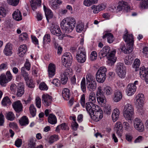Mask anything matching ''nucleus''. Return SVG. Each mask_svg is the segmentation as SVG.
Instances as JSON below:
<instances>
[{"label":"nucleus","instance_id":"f257e3e1","mask_svg":"<svg viewBox=\"0 0 148 148\" xmlns=\"http://www.w3.org/2000/svg\"><path fill=\"white\" fill-rule=\"evenodd\" d=\"M76 22L75 19L72 18H66L61 21L60 26L61 28L66 32H71L74 28Z\"/></svg>","mask_w":148,"mask_h":148},{"label":"nucleus","instance_id":"f03ea898","mask_svg":"<svg viewBox=\"0 0 148 148\" xmlns=\"http://www.w3.org/2000/svg\"><path fill=\"white\" fill-rule=\"evenodd\" d=\"M123 113L124 117L126 120H131L134 114L133 106L130 103L127 104L124 106Z\"/></svg>","mask_w":148,"mask_h":148},{"label":"nucleus","instance_id":"7ed1b4c3","mask_svg":"<svg viewBox=\"0 0 148 148\" xmlns=\"http://www.w3.org/2000/svg\"><path fill=\"white\" fill-rule=\"evenodd\" d=\"M107 69L105 67H100L98 70L96 74V79L97 82L103 83L105 81Z\"/></svg>","mask_w":148,"mask_h":148},{"label":"nucleus","instance_id":"20e7f679","mask_svg":"<svg viewBox=\"0 0 148 148\" xmlns=\"http://www.w3.org/2000/svg\"><path fill=\"white\" fill-rule=\"evenodd\" d=\"M86 108L87 111L90 115L101 109L100 107L98 105L91 102L86 103Z\"/></svg>","mask_w":148,"mask_h":148},{"label":"nucleus","instance_id":"39448f33","mask_svg":"<svg viewBox=\"0 0 148 148\" xmlns=\"http://www.w3.org/2000/svg\"><path fill=\"white\" fill-rule=\"evenodd\" d=\"M76 58L77 61L80 63H83L86 60V55L84 49L79 48L77 53Z\"/></svg>","mask_w":148,"mask_h":148},{"label":"nucleus","instance_id":"423d86ee","mask_svg":"<svg viewBox=\"0 0 148 148\" xmlns=\"http://www.w3.org/2000/svg\"><path fill=\"white\" fill-rule=\"evenodd\" d=\"M116 72L118 76L121 78H124L126 73V69L122 64H118L117 66Z\"/></svg>","mask_w":148,"mask_h":148},{"label":"nucleus","instance_id":"0eeeda50","mask_svg":"<svg viewBox=\"0 0 148 148\" xmlns=\"http://www.w3.org/2000/svg\"><path fill=\"white\" fill-rule=\"evenodd\" d=\"M134 126L135 129L140 132H143L144 130V127L141 120L136 118L133 121Z\"/></svg>","mask_w":148,"mask_h":148},{"label":"nucleus","instance_id":"6e6552de","mask_svg":"<svg viewBox=\"0 0 148 148\" xmlns=\"http://www.w3.org/2000/svg\"><path fill=\"white\" fill-rule=\"evenodd\" d=\"M136 104L137 108L139 109H141L143 107L144 100V97L143 94L139 93L136 97Z\"/></svg>","mask_w":148,"mask_h":148},{"label":"nucleus","instance_id":"1a4fd4ad","mask_svg":"<svg viewBox=\"0 0 148 148\" xmlns=\"http://www.w3.org/2000/svg\"><path fill=\"white\" fill-rule=\"evenodd\" d=\"M62 58V62L64 66L67 67L71 66L72 62V57L69 53H68L67 54H64Z\"/></svg>","mask_w":148,"mask_h":148},{"label":"nucleus","instance_id":"9d476101","mask_svg":"<svg viewBox=\"0 0 148 148\" xmlns=\"http://www.w3.org/2000/svg\"><path fill=\"white\" fill-rule=\"evenodd\" d=\"M139 74L140 77L144 78L145 82L148 83V68H145L144 66L141 67Z\"/></svg>","mask_w":148,"mask_h":148},{"label":"nucleus","instance_id":"9b49d317","mask_svg":"<svg viewBox=\"0 0 148 148\" xmlns=\"http://www.w3.org/2000/svg\"><path fill=\"white\" fill-rule=\"evenodd\" d=\"M90 115L91 118L94 121L97 122L102 118L103 116V112L102 109L93 113Z\"/></svg>","mask_w":148,"mask_h":148},{"label":"nucleus","instance_id":"f8f14e48","mask_svg":"<svg viewBox=\"0 0 148 148\" xmlns=\"http://www.w3.org/2000/svg\"><path fill=\"white\" fill-rule=\"evenodd\" d=\"M117 8L119 11H121L122 10H124L126 12H128L130 10V8L127 2L122 1H120L119 3Z\"/></svg>","mask_w":148,"mask_h":148},{"label":"nucleus","instance_id":"ddd939ff","mask_svg":"<svg viewBox=\"0 0 148 148\" xmlns=\"http://www.w3.org/2000/svg\"><path fill=\"white\" fill-rule=\"evenodd\" d=\"M42 101H44L43 103L45 105L48 106L51 104L52 97L47 94H44L42 96Z\"/></svg>","mask_w":148,"mask_h":148},{"label":"nucleus","instance_id":"4468645a","mask_svg":"<svg viewBox=\"0 0 148 148\" xmlns=\"http://www.w3.org/2000/svg\"><path fill=\"white\" fill-rule=\"evenodd\" d=\"M125 33L123 36L124 41L127 42V43L133 45L134 40L133 35L132 34H128L127 30H125Z\"/></svg>","mask_w":148,"mask_h":148},{"label":"nucleus","instance_id":"2eb2a0df","mask_svg":"<svg viewBox=\"0 0 148 148\" xmlns=\"http://www.w3.org/2000/svg\"><path fill=\"white\" fill-rule=\"evenodd\" d=\"M133 45L132 44L127 43L126 46L124 45L121 49L125 53L129 54L132 51L133 49Z\"/></svg>","mask_w":148,"mask_h":148},{"label":"nucleus","instance_id":"dca6fc26","mask_svg":"<svg viewBox=\"0 0 148 148\" xmlns=\"http://www.w3.org/2000/svg\"><path fill=\"white\" fill-rule=\"evenodd\" d=\"M56 66L55 64L51 63L48 66V72L49 77H52L55 74Z\"/></svg>","mask_w":148,"mask_h":148},{"label":"nucleus","instance_id":"f3484780","mask_svg":"<svg viewBox=\"0 0 148 148\" xmlns=\"http://www.w3.org/2000/svg\"><path fill=\"white\" fill-rule=\"evenodd\" d=\"M136 86L134 84H130L127 86L126 92L128 96H130L133 95L135 92Z\"/></svg>","mask_w":148,"mask_h":148},{"label":"nucleus","instance_id":"a211bd4d","mask_svg":"<svg viewBox=\"0 0 148 148\" xmlns=\"http://www.w3.org/2000/svg\"><path fill=\"white\" fill-rule=\"evenodd\" d=\"M122 98V95L121 92L119 90L115 91L113 95L112 99L114 101L116 102L119 101Z\"/></svg>","mask_w":148,"mask_h":148},{"label":"nucleus","instance_id":"6ab92c4d","mask_svg":"<svg viewBox=\"0 0 148 148\" xmlns=\"http://www.w3.org/2000/svg\"><path fill=\"white\" fill-rule=\"evenodd\" d=\"M123 130V127L121 122H117L115 125L114 131L119 136H121Z\"/></svg>","mask_w":148,"mask_h":148},{"label":"nucleus","instance_id":"aec40b11","mask_svg":"<svg viewBox=\"0 0 148 148\" xmlns=\"http://www.w3.org/2000/svg\"><path fill=\"white\" fill-rule=\"evenodd\" d=\"M12 106L14 110L17 112H19L22 110V105L20 101L14 102L12 104Z\"/></svg>","mask_w":148,"mask_h":148},{"label":"nucleus","instance_id":"412c9836","mask_svg":"<svg viewBox=\"0 0 148 148\" xmlns=\"http://www.w3.org/2000/svg\"><path fill=\"white\" fill-rule=\"evenodd\" d=\"M12 45L10 43L8 42L5 46L3 53L7 56H10L12 53Z\"/></svg>","mask_w":148,"mask_h":148},{"label":"nucleus","instance_id":"4be33fe9","mask_svg":"<svg viewBox=\"0 0 148 148\" xmlns=\"http://www.w3.org/2000/svg\"><path fill=\"white\" fill-rule=\"evenodd\" d=\"M43 8L45 12V16L48 22H49V19L52 18L53 17V13L50 9L47 8L44 4L43 5Z\"/></svg>","mask_w":148,"mask_h":148},{"label":"nucleus","instance_id":"5701e85b","mask_svg":"<svg viewBox=\"0 0 148 148\" xmlns=\"http://www.w3.org/2000/svg\"><path fill=\"white\" fill-rule=\"evenodd\" d=\"M27 50L26 45H21L18 49V54L19 56L23 57L25 54Z\"/></svg>","mask_w":148,"mask_h":148},{"label":"nucleus","instance_id":"b1692460","mask_svg":"<svg viewBox=\"0 0 148 148\" xmlns=\"http://www.w3.org/2000/svg\"><path fill=\"white\" fill-rule=\"evenodd\" d=\"M41 0H32L31 5L33 10L36 9L38 7H40L41 5Z\"/></svg>","mask_w":148,"mask_h":148},{"label":"nucleus","instance_id":"393cba45","mask_svg":"<svg viewBox=\"0 0 148 148\" xmlns=\"http://www.w3.org/2000/svg\"><path fill=\"white\" fill-rule=\"evenodd\" d=\"M13 18L16 21H19L22 19L21 13L18 10H16L14 11L12 14Z\"/></svg>","mask_w":148,"mask_h":148},{"label":"nucleus","instance_id":"a878e982","mask_svg":"<svg viewBox=\"0 0 148 148\" xmlns=\"http://www.w3.org/2000/svg\"><path fill=\"white\" fill-rule=\"evenodd\" d=\"M110 50V47L108 46L104 47L99 53V55H101L102 57L106 56Z\"/></svg>","mask_w":148,"mask_h":148},{"label":"nucleus","instance_id":"bb28decb","mask_svg":"<svg viewBox=\"0 0 148 148\" xmlns=\"http://www.w3.org/2000/svg\"><path fill=\"white\" fill-rule=\"evenodd\" d=\"M9 82L7 78L4 73L2 74L0 76V84L2 86H5L6 84Z\"/></svg>","mask_w":148,"mask_h":148},{"label":"nucleus","instance_id":"cd10ccee","mask_svg":"<svg viewBox=\"0 0 148 148\" xmlns=\"http://www.w3.org/2000/svg\"><path fill=\"white\" fill-rule=\"evenodd\" d=\"M119 114L120 111L118 109L116 108L114 110L112 115V119L114 122H115L118 120Z\"/></svg>","mask_w":148,"mask_h":148},{"label":"nucleus","instance_id":"c85d7f7f","mask_svg":"<svg viewBox=\"0 0 148 148\" xmlns=\"http://www.w3.org/2000/svg\"><path fill=\"white\" fill-rule=\"evenodd\" d=\"M51 32L52 34L57 36H60L61 34V32L60 29L58 26L55 25L53 28L51 29Z\"/></svg>","mask_w":148,"mask_h":148},{"label":"nucleus","instance_id":"c756f323","mask_svg":"<svg viewBox=\"0 0 148 148\" xmlns=\"http://www.w3.org/2000/svg\"><path fill=\"white\" fill-rule=\"evenodd\" d=\"M116 52V51L114 50L112 51L108 56V60L110 62L114 63L116 60V58L115 57V55Z\"/></svg>","mask_w":148,"mask_h":148},{"label":"nucleus","instance_id":"7c9ffc66","mask_svg":"<svg viewBox=\"0 0 148 148\" xmlns=\"http://www.w3.org/2000/svg\"><path fill=\"white\" fill-rule=\"evenodd\" d=\"M62 96L64 99L66 100L69 99L70 97V92L67 88H64L62 90Z\"/></svg>","mask_w":148,"mask_h":148},{"label":"nucleus","instance_id":"2f4dec72","mask_svg":"<svg viewBox=\"0 0 148 148\" xmlns=\"http://www.w3.org/2000/svg\"><path fill=\"white\" fill-rule=\"evenodd\" d=\"M48 121L49 123L51 124H55L57 122L56 117L53 114L49 115L48 118Z\"/></svg>","mask_w":148,"mask_h":148},{"label":"nucleus","instance_id":"473e14b6","mask_svg":"<svg viewBox=\"0 0 148 148\" xmlns=\"http://www.w3.org/2000/svg\"><path fill=\"white\" fill-rule=\"evenodd\" d=\"M106 37L107 38L108 42L110 43H112L114 38L113 35L111 33H106L103 36V38L104 39Z\"/></svg>","mask_w":148,"mask_h":148},{"label":"nucleus","instance_id":"72a5a7b5","mask_svg":"<svg viewBox=\"0 0 148 148\" xmlns=\"http://www.w3.org/2000/svg\"><path fill=\"white\" fill-rule=\"evenodd\" d=\"M98 0H84L83 4L85 6L90 7L97 3Z\"/></svg>","mask_w":148,"mask_h":148},{"label":"nucleus","instance_id":"f704fd0d","mask_svg":"<svg viewBox=\"0 0 148 148\" xmlns=\"http://www.w3.org/2000/svg\"><path fill=\"white\" fill-rule=\"evenodd\" d=\"M87 88L90 91H94L97 88L96 82L87 84Z\"/></svg>","mask_w":148,"mask_h":148},{"label":"nucleus","instance_id":"c9c22d12","mask_svg":"<svg viewBox=\"0 0 148 148\" xmlns=\"http://www.w3.org/2000/svg\"><path fill=\"white\" fill-rule=\"evenodd\" d=\"M103 90L104 93L108 96L110 95L113 93L112 89L110 87L108 86L105 87Z\"/></svg>","mask_w":148,"mask_h":148},{"label":"nucleus","instance_id":"e433bc0d","mask_svg":"<svg viewBox=\"0 0 148 148\" xmlns=\"http://www.w3.org/2000/svg\"><path fill=\"white\" fill-rule=\"evenodd\" d=\"M21 74L22 76L23 77L25 81L26 82L28 80L29 78V75L25 71V67H22L21 69Z\"/></svg>","mask_w":148,"mask_h":148},{"label":"nucleus","instance_id":"4c0bfd02","mask_svg":"<svg viewBox=\"0 0 148 148\" xmlns=\"http://www.w3.org/2000/svg\"><path fill=\"white\" fill-rule=\"evenodd\" d=\"M20 124L21 125H25L28 124V120L25 116H23L19 121Z\"/></svg>","mask_w":148,"mask_h":148},{"label":"nucleus","instance_id":"58836bf2","mask_svg":"<svg viewBox=\"0 0 148 148\" xmlns=\"http://www.w3.org/2000/svg\"><path fill=\"white\" fill-rule=\"evenodd\" d=\"M86 78L87 84L96 82L94 76L90 74H87L86 76Z\"/></svg>","mask_w":148,"mask_h":148},{"label":"nucleus","instance_id":"ea45409f","mask_svg":"<svg viewBox=\"0 0 148 148\" xmlns=\"http://www.w3.org/2000/svg\"><path fill=\"white\" fill-rule=\"evenodd\" d=\"M103 110L105 114L107 115H110L112 111L111 106L108 104H106L104 107Z\"/></svg>","mask_w":148,"mask_h":148},{"label":"nucleus","instance_id":"a19ab883","mask_svg":"<svg viewBox=\"0 0 148 148\" xmlns=\"http://www.w3.org/2000/svg\"><path fill=\"white\" fill-rule=\"evenodd\" d=\"M89 99L90 102L93 103L96 102V97L94 92H91L90 93L89 96Z\"/></svg>","mask_w":148,"mask_h":148},{"label":"nucleus","instance_id":"79ce46f5","mask_svg":"<svg viewBox=\"0 0 148 148\" xmlns=\"http://www.w3.org/2000/svg\"><path fill=\"white\" fill-rule=\"evenodd\" d=\"M24 87L23 86H19L18 88L16 95L17 97H21L24 93Z\"/></svg>","mask_w":148,"mask_h":148},{"label":"nucleus","instance_id":"37998d69","mask_svg":"<svg viewBox=\"0 0 148 148\" xmlns=\"http://www.w3.org/2000/svg\"><path fill=\"white\" fill-rule=\"evenodd\" d=\"M11 102L10 99L8 97H5L2 101V104L4 106L7 105L8 104L10 105Z\"/></svg>","mask_w":148,"mask_h":148},{"label":"nucleus","instance_id":"c03bdc74","mask_svg":"<svg viewBox=\"0 0 148 148\" xmlns=\"http://www.w3.org/2000/svg\"><path fill=\"white\" fill-rule=\"evenodd\" d=\"M140 7L142 9L148 8V0H143L140 2Z\"/></svg>","mask_w":148,"mask_h":148},{"label":"nucleus","instance_id":"a18cd8bd","mask_svg":"<svg viewBox=\"0 0 148 148\" xmlns=\"http://www.w3.org/2000/svg\"><path fill=\"white\" fill-rule=\"evenodd\" d=\"M98 103L99 104L102 105L105 103L106 101V99L104 96L97 97Z\"/></svg>","mask_w":148,"mask_h":148},{"label":"nucleus","instance_id":"49530a36","mask_svg":"<svg viewBox=\"0 0 148 148\" xmlns=\"http://www.w3.org/2000/svg\"><path fill=\"white\" fill-rule=\"evenodd\" d=\"M6 117L8 120L13 121L15 118V116L13 112H9L6 113Z\"/></svg>","mask_w":148,"mask_h":148},{"label":"nucleus","instance_id":"de8ad7c7","mask_svg":"<svg viewBox=\"0 0 148 148\" xmlns=\"http://www.w3.org/2000/svg\"><path fill=\"white\" fill-rule=\"evenodd\" d=\"M90 8L92 10H93V12L94 14L98 13L99 12L101 11V9L98 5L96 6L93 5Z\"/></svg>","mask_w":148,"mask_h":148},{"label":"nucleus","instance_id":"09e8293b","mask_svg":"<svg viewBox=\"0 0 148 148\" xmlns=\"http://www.w3.org/2000/svg\"><path fill=\"white\" fill-rule=\"evenodd\" d=\"M133 60V59L131 56L128 55L125 57L124 62L126 64L129 65L131 64Z\"/></svg>","mask_w":148,"mask_h":148},{"label":"nucleus","instance_id":"8fccbe9b","mask_svg":"<svg viewBox=\"0 0 148 148\" xmlns=\"http://www.w3.org/2000/svg\"><path fill=\"white\" fill-rule=\"evenodd\" d=\"M58 139V136L56 135H53L51 136L49 139V142L50 144L53 143L54 142L57 140Z\"/></svg>","mask_w":148,"mask_h":148},{"label":"nucleus","instance_id":"3c124183","mask_svg":"<svg viewBox=\"0 0 148 148\" xmlns=\"http://www.w3.org/2000/svg\"><path fill=\"white\" fill-rule=\"evenodd\" d=\"M29 111L30 113L32 116L34 117L36 114V110L33 105L32 104L30 105L29 107Z\"/></svg>","mask_w":148,"mask_h":148},{"label":"nucleus","instance_id":"603ef678","mask_svg":"<svg viewBox=\"0 0 148 148\" xmlns=\"http://www.w3.org/2000/svg\"><path fill=\"white\" fill-rule=\"evenodd\" d=\"M26 82L27 85L28 87L31 88H34L35 86L33 80L31 78L26 81Z\"/></svg>","mask_w":148,"mask_h":148},{"label":"nucleus","instance_id":"864d4df0","mask_svg":"<svg viewBox=\"0 0 148 148\" xmlns=\"http://www.w3.org/2000/svg\"><path fill=\"white\" fill-rule=\"evenodd\" d=\"M81 86L82 90L83 92H85L86 91V81L84 77H83L82 79L81 83Z\"/></svg>","mask_w":148,"mask_h":148},{"label":"nucleus","instance_id":"5fc2aeb1","mask_svg":"<svg viewBox=\"0 0 148 148\" xmlns=\"http://www.w3.org/2000/svg\"><path fill=\"white\" fill-rule=\"evenodd\" d=\"M51 41L50 35L49 34L45 35L43 38V44L45 45L46 43L50 42Z\"/></svg>","mask_w":148,"mask_h":148},{"label":"nucleus","instance_id":"6e6d98bb","mask_svg":"<svg viewBox=\"0 0 148 148\" xmlns=\"http://www.w3.org/2000/svg\"><path fill=\"white\" fill-rule=\"evenodd\" d=\"M8 4L13 6H16L19 3V0H7Z\"/></svg>","mask_w":148,"mask_h":148},{"label":"nucleus","instance_id":"4d7b16f0","mask_svg":"<svg viewBox=\"0 0 148 148\" xmlns=\"http://www.w3.org/2000/svg\"><path fill=\"white\" fill-rule=\"evenodd\" d=\"M72 74V69H66L64 73L62 74L68 77Z\"/></svg>","mask_w":148,"mask_h":148},{"label":"nucleus","instance_id":"13d9d810","mask_svg":"<svg viewBox=\"0 0 148 148\" xmlns=\"http://www.w3.org/2000/svg\"><path fill=\"white\" fill-rule=\"evenodd\" d=\"M97 90L96 92L97 97L104 96L103 92L102 90V87L101 86H99L97 88Z\"/></svg>","mask_w":148,"mask_h":148},{"label":"nucleus","instance_id":"bf43d9fd","mask_svg":"<svg viewBox=\"0 0 148 148\" xmlns=\"http://www.w3.org/2000/svg\"><path fill=\"white\" fill-rule=\"evenodd\" d=\"M39 88L40 90H46L48 89L47 85L44 82H42L40 83L39 85Z\"/></svg>","mask_w":148,"mask_h":148},{"label":"nucleus","instance_id":"052dcab7","mask_svg":"<svg viewBox=\"0 0 148 148\" xmlns=\"http://www.w3.org/2000/svg\"><path fill=\"white\" fill-rule=\"evenodd\" d=\"M28 38V35L26 33H23L20 35L19 37V40L22 41L23 40H26Z\"/></svg>","mask_w":148,"mask_h":148},{"label":"nucleus","instance_id":"680f3d73","mask_svg":"<svg viewBox=\"0 0 148 148\" xmlns=\"http://www.w3.org/2000/svg\"><path fill=\"white\" fill-rule=\"evenodd\" d=\"M84 27V25L82 23H80L77 25L76 27V30L77 32H80L83 30Z\"/></svg>","mask_w":148,"mask_h":148},{"label":"nucleus","instance_id":"e2e57ef3","mask_svg":"<svg viewBox=\"0 0 148 148\" xmlns=\"http://www.w3.org/2000/svg\"><path fill=\"white\" fill-rule=\"evenodd\" d=\"M140 64V60L138 59H136L135 60L134 62L133 67L135 68H138L139 67Z\"/></svg>","mask_w":148,"mask_h":148},{"label":"nucleus","instance_id":"0e129e2a","mask_svg":"<svg viewBox=\"0 0 148 148\" xmlns=\"http://www.w3.org/2000/svg\"><path fill=\"white\" fill-rule=\"evenodd\" d=\"M6 14V11L4 8L0 7V16L1 17H5Z\"/></svg>","mask_w":148,"mask_h":148},{"label":"nucleus","instance_id":"69168bd1","mask_svg":"<svg viewBox=\"0 0 148 148\" xmlns=\"http://www.w3.org/2000/svg\"><path fill=\"white\" fill-rule=\"evenodd\" d=\"M35 101L37 107L38 108H40L41 106V100L40 98L39 97H37L36 98Z\"/></svg>","mask_w":148,"mask_h":148},{"label":"nucleus","instance_id":"338daca9","mask_svg":"<svg viewBox=\"0 0 148 148\" xmlns=\"http://www.w3.org/2000/svg\"><path fill=\"white\" fill-rule=\"evenodd\" d=\"M97 57V54L95 51H93L92 52L90 55V59L93 61L95 60Z\"/></svg>","mask_w":148,"mask_h":148},{"label":"nucleus","instance_id":"774afa93","mask_svg":"<svg viewBox=\"0 0 148 148\" xmlns=\"http://www.w3.org/2000/svg\"><path fill=\"white\" fill-rule=\"evenodd\" d=\"M61 83L64 84H65L67 81L68 77L63 75H61Z\"/></svg>","mask_w":148,"mask_h":148}]
</instances>
